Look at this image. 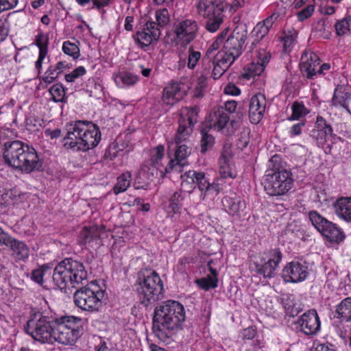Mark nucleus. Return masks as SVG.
Listing matches in <instances>:
<instances>
[{"label":"nucleus","instance_id":"obj_1","mask_svg":"<svg viewBox=\"0 0 351 351\" xmlns=\"http://www.w3.org/2000/svg\"><path fill=\"white\" fill-rule=\"evenodd\" d=\"M5 162L13 168L29 173L40 171L43 168V161L32 147L21 141L4 139L0 141Z\"/></svg>","mask_w":351,"mask_h":351},{"label":"nucleus","instance_id":"obj_2","mask_svg":"<svg viewBox=\"0 0 351 351\" xmlns=\"http://www.w3.org/2000/svg\"><path fill=\"white\" fill-rule=\"evenodd\" d=\"M186 319L184 306L178 301L167 300L154 310L152 330L162 342H167L173 330Z\"/></svg>","mask_w":351,"mask_h":351},{"label":"nucleus","instance_id":"obj_3","mask_svg":"<svg viewBox=\"0 0 351 351\" xmlns=\"http://www.w3.org/2000/svg\"><path fill=\"white\" fill-rule=\"evenodd\" d=\"M52 278L54 285L66 293L67 289L76 288L87 279V271L80 261L66 258L54 267Z\"/></svg>","mask_w":351,"mask_h":351},{"label":"nucleus","instance_id":"obj_4","mask_svg":"<svg viewBox=\"0 0 351 351\" xmlns=\"http://www.w3.org/2000/svg\"><path fill=\"white\" fill-rule=\"evenodd\" d=\"M136 293L145 306L160 300L164 285L160 275L154 270L145 269L138 273L134 284Z\"/></svg>","mask_w":351,"mask_h":351},{"label":"nucleus","instance_id":"obj_5","mask_svg":"<svg viewBox=\"0 0 351 351\" xmlns=\"http://www.w3.org/2000/svg\"><path fill=\"white\" fill-rule=\"evenodd\" d=\"M269 169L265 174V189L271 196L282 195L293 186L292 173L284 169L278 155L273 156L269 161Z\"/></svg>","mask_w":351,"mask_h":351},{"label":"nucleus","instance_id":"obj_6","mask_svg":"<svg viewBox=\"0 0 351 351\" xmlns=\"http://www.w3.org/2000/svg\"><path fill=\"white\" fill-rule=\"evenodd\" d=\"M53 343L73 345L83 333V322L75 316L55 317Z\"/></svg>","mask_w":351,"mask_h":351},{"label":"nucleus","instance_id":"obj_7","mask_svg":"<svg viewBox=\"0 0 351 351\" xmlns=\"http://www.w3.org/2000/svg\"><path fill=\"white\" fill-rule=\"evenodd\" d=\"M54 322V316L37 312L31 315L24 329L35 341L52 344Z\"/></svg>","mask_w":351,"mask_h":351},{"label":"nucleus","instance_id":"obj_8","mask_svg":"<svg viewBox=\"0 0 351 351\" xmlns=\"http://www.w3.org/2000/svg\"><path fill=\"white\" fill-rule=\"evenodd\" d=\"M105 293L99 285L91 282L75 291L73 295L75 304L85 311H98L102 306Z\"/></svg>","mask_w":351,"mask_h":351},{"label":"nucleus","instance_id":"obj_9","mask_svg":"<svg viewBox=\"0 0 351 351\" xmlns=\"http://www.w3.org/2000/svg\"><path fill=\"white\" fill-rule=\"evenodd\" d=\"M228 3L221 1L202 0L197 5L200 15L206 19V28L210 32L219 29L224 20Z\"/></svg>","mask_w":351,"mask_h":351},{"label":"nucleus","instance_id":"obj_10","mask_svg":"<svg viewBox=\"0 0 351 351\" xmlns=\"http://www.w3.org/2000/svg\"><path fill=\"white\" fill-rule=\"evenodd\" d=\"M308 218L313 227L320 233L325 241L333 245H339L346 239V235L343 229L337 223L324 217L317 211H310Z\"/></svg>","mask_w":351,"mask_h":351},{"label":"nucleus","instance_id":"obj_11","mask_svg":"<svg viewBox=\"0 0 351 351\" xmlns=\"http://www.w3.org/2000/svg\"><path fill=\"white\" fill-rule=\"evenodd\" d=\"M155 17L156 23L147 21L142 31L136 34L134 39L142 47H148L154 40H158L161 35L160 27L169 23V12L165 8L157 10Z\"/></svg>","mask_w":351,"mask_h":351},{"label":"nucleus","instance_id":"obj_12","mask_svg":"<svg viewBox=\"0 0 351 351\" xmlns=\"http://www.w3.org/2000/svg\"><path fill=\"white\" fill-rule=\"evenodd\" d=\"M282 259V253L279 248L270 249L253 261L254 271L264 278H272L276 276Z\"/></svg>","mask_w":351,"mask_h":351},{"label":"nucleus","instance_id":"obj_13","mask_svg":"<svg viewBox=\"0 0 351 351\" xmlns=\"http://www.w3.org/2000/svg\"><path fill=\"white\" fill-rule=\"evenodd\" d=\"M247 34L246 28L235 27L232 32L224 40L223 49L219 53H223L224 57L234 62L242 53Z\"/></svg>","mask_w":351,"mask_h":351},{"label":"nucleus","instance_id":"obj_14","mask_svg":"<svg viewBox=\"0 0 351 351\" xmlns=\"http://www.w3.org/2000/svg\"><path fill=\"white\" fill-rule=\"evenodd\" d=\"M297 333L311 337L321 330V320L317 311L311 308L302 313L294 322Z\"/></svg>","mask_w":351,"mask_h":351},{"label":"nucleus","instance_id":"obj_15","mask_svg":"<svg viewBox=\"0 0 351 351\" xmlns=\"http://www.w3.org/2000/svg\"><path fill=\"white\" fill-rule=\"evenodd\" d=\"M199 108L197 106L184 107L180 112L179 126L175 136L176 145L185 141L192 132V127L197 122Z\"/></svg>","mask_w":351,"mask_h":351},{"label":"nucleus","instance_id":"obj_16","mask_svg":"<svg viewBox=\"0 0 351 351\" xmlns=\"http://www.w3.org/2000/svg\"><path fill=\"white\" fill-rule=\"evenodd\" d=\"M88 121H77L66 125V135L63 138V145L66 149L80 151V145L85 139Z\"/></svg>","mask_w":351,"mask_h":351},{"label":"nucleus","instance_id":"obj_17","mask_svg":"<svg viewBox=\"0 0 351 351\" xmlns=\"http://www.w3.org/2000/svg\"><path fill=\"white\" fill-rule=\"evenodd\" d=\"M184 176L191 181L193 184L197 185L198 189L204 192V195H217L222 189L220 183L221 179H217L215 182L210 184L205 178L204 173H197L194 171H189L185 173Z\"/></svg>","mask_w":351,"mask_h":351},{"label":"nucleus","instance_id":"obj_18","mask_svg":"<svg viewBox=\"0 0 351 351\" xmlns=\"http://www.w3.org/2000/svg\"><path fill=\"white\" fill-rule=\"evenodd\" d=\"M308 274L307 267L298 261L287 263L282 271V276L285 281L292 283L304 281Z\"/></svg>","mask_w":351,"mask_h":351},{"label":"nucleus","instance_id":"obj_19","mask_svg":"<svg viewBox=\"0 0 351 351\" xmlns=\"http://www.w3.org/2000/svg\"><path fill=\"white\" fill-rule=\"evenodd\" d=\"M198 30L197 22L192 19H185L175 25L174 32L180 41L189 43L195 38Z\"/></svg>","mask_w":351,"mask_h":351},{"label":"nucleus","instance_id":"obj_20","mask_svg":"<svg viewBox=\"0 0 351 351\" xmlns=\"http://www.w3.org/2000/svg\"><path fill=\"white\" fill-rule=\"evenodd\" d=\"M101 230L98 226H84L80 230L77 241L82 247L99 245Z\"/></svg>","mask_w":351,"mask_h":351},{"label":"nucleus","instance_id":"obj_21","mask_svg":"<svg viewBox=\"0 0 351 351\" xmlns=\"http://www.w3.org/2000/svg\"><path fill=\"white\" fill-rule=\"evenodd\" d=\"M158 175V170L154 165H143L138 171L134 180V189H147L150 182L154 181V180L157 178Z\"/></svg>","mask_w":351,"mask_h":351},{"label":"nucleus","instance_id":"obj_22","mask_svg":"<svg viewBox=\"0 0 351 351\" xmlns=\"http://www.w3.org/2000/svg\"><path fill=\"white\" fill-rule=\"evenodd\" d=\"M320 60L313 52H304L301 57L300 69L308 79H313L316 75Z\"/></svg>","mask_w":351,"mask_h":351},{"label":"nucleus","instance_id":"obj_23","mask_svg":"<svg viewBox=\"0 0 351 351\" xmlns=\"http://www.w3.org/2000/svg\"><path fill=\"white\" fill-rule=\"evenodd\" d=\"M266 108V100L263 95H254L249 105V117L252 123L256 124L262 119Z\"/></svg>","mask_w":351,"mask_h":351},{"label":"nucleus","instance_id":"obj_24","mask_svg":"<svg viewBox=\"0 0 351 351\" xmlns=\"http://www.w3.org/2000/svg\"><path fill=\"white\" fill-rule=\"evenodd\" d=\"M100 140L101 132L99 128L95 124L88 121L85 139H82L80 143H78L80 151L86 152L95 147Z\"/></svg>","mask_w":351,"mask_h":351},{"label":"nucleus","instance_id":"obj_25","mask_svg":"<svg viewBox=\"0 0 351 351\" xmlns=\"http://www.w3.org/2000/svg\"><path fill=\"white\" fill-rule=\"evenodd\" d=\"M230 121V117L222 106L214 108L206 118V128L221 130Z\"/></svg>","mask_w":351,"mask_h":351},{"label":"nucleus","instance_id":"obj_26","mask_svg":"<svg viewBox=\"0 0 351 351\" xmlns=\"http://www.w3.org/2000/svg\"><path fill=\"white\" fill-rule=\"evenodd\" d=\"M258 59L256 62H252L244 69L243 77L245 79H250L254 76L260 75L265 69V64L268 63L270 55L263 51L258 53Z\"/></svg>","mask_w":351,"mask_h":351},{"label":"nucleus","instance_id":"obj_27","mask_svg":"<svg viewBox=\"0 0 351 351\" xmlns=\"http://www.w3.org/2000/svg\"><path fill=\"white\" fill-rule=\"evenodd\" d=\"M191 149L186 145H180L178 146L176 151V158L171 160L166 167V171H176L180 172L182 168L185 165V159L190 154Z\"/></svg>","mask_w":351,"mask_h":351},{"label":"nucleus","instance_id":"obj_28","mask_svg":"<svg viewBox=\"0 0 351 351\" xmlns=\"http://www.w3.org/2000/svg\"><path fill=\"white\" fill-rule=\"evenodd\" d=\"M232 153L229 148H224L219 159L220 183L223 178H234L237 176L236 171L231 167Z\"/></svg>","mask_w":351,"mask_h":351},{"label":"nucleus","instance_id":"obj_29","mask_svg":"<svg viewBox=\"0 0 351 351\" xmlns=\"http://www.w3.org/2000/svg\"><path fill=\"white\" fill-rule=\"evenodd\" d=\"M351 101V93L347 91L346 87L342 85H338L335 89L331 104L335 107H341L344 108L348 113H351L348 107Z\"/></svg>","mask_w":351,"mask_h":351},{"label":"nucleus","instance_id":"obj_30","mask_svg":"<svg viewBox=\"0 0 351 351\" xmlns=\"http://www.w3.org/2000/svg\"><path fill=\"white\" fill-rule=\"evenodd\" d=\"M184 92L181 90L178 83H173L167 86L162 94V100L167 106H173L183 98Z\"/></svg>","mask_w":351,"mask_h":351},{"label":"nucleus","instance_id":"obj_31","mask_svg":"<svg viewBox=\"0 0 351 351\" xmlns=\"http://www.w3.org/2000/svg\"><path fill=\"white\" fill-rule=\"evenodd\" d=\"M224 56L223 53H219L216 59L212 60L210 76L215 80L219 79L233 63Z\"/></svg>","mask_w":351,"mask_h":351},{"label":"nucleus","instance_id":"obj_32","mask_svg":"<svg viewBox=\"0 0 351 351\" xmlns=\"http://www.w3.org/2000/svg\"><path fill=\"white\" fill-rule=\"evenodd\" d=\"M332 206L338 218L351 223V199H336Z\"/></svg>","mask_w":351,"mask_h":351},{"label":"nucleus","instance_id":"obj_33","mask_svg":"<svg viewBox=\"0 0 351 351\" xmlns=\"http://www.w3.org/2000/svg\"><path fill=\"white\" fill-rule=\"evenodd\" d=\"M12 250V255L17 261H25L29 257V249L23 241H19L11 237L10 241L5 244Z\"/></svg>","mask_w":351,"mask_h":351},{"label":"nucleus","instance_id":"obj_34","mask_svg":"<svg viewBox=\"0 0 351 351\" xmlns=\"http://www.w3.org/2000/svg\"><path fill=\"white\" fill-rule=\"evenodd\" d=\"M228 30V28L225 29L217 36L216 40L207 49L206 53L202 59V62L204 64H211L212 60L217 58V56L219 54L220 51H217V53L215 52L219 47V45L223 43V41L227 36Z\"/></svg>","mask_w":351,"mask_h":351},{"label":"nucleus","instance_id":"obj_35","mask_svg":"<svg viewBox=\"0 0 351 351\" xmlns=\"http://www.w3.org/2000/svg\"><path fill=\"white\" fill-rule=\"evenodd\" d=\"M285 314L291 317H294L302 311L300 304H298L293 295H286L281 299Z\"/></svg>","mask_w":351,"mask_h":351},{"label":"nucleus","instance_id":"obj_36","mask_svg":"<svg viewBox=\"0 0 351 351\" xmlns=\"http://www.w3.org/2000/svg\"><path fill=\"white\" fill-rule=\"evenodd\" d=\"M335 315L341 322H348L351 320V297H347L335 307Z\"/></svg>","mask_w":351,"mask_h":351},{"label":"nucleus","instance_id":"obj_37","mask_svg":"<svg viewBox=\"0 0 351 351\" xmlns=\"http://www.w3.org/2000/svg\"><path fill=\"white\" fill-rule=\"evenodd\" d=\"M53 264L50 263L39 265L38 268L32 270L31 279L41 285L43 284L45 278L50 277L53 273Z\"/></svg>","mask_w":351,"mask_h":351},{"label":"nucleus","instance_id":"obj_38","mask_svg":"<svg viewBox=\"0 0 351 351\" xmlns=\"http://www.w3.org/2000/svg\"><path fill=\"white\" fill-rule=\"evenodd\" d=\"M221 203L225 210L232 216L239 215L246 207L244 199H222Z\"/></svg>","mask_w":351,"mask_h":351},{"label":"nucleus","instance_id":"obj_39","mask_svg":"<svg viewBox=\"0 0 351 351\" xmlns=\"http://www.w3.org/2000/svg\"><path fill=\"white\" fill-rule=\"evenodd\" d=\"M211 64H204L202 62V70L199 72V75L197 77V86L195 88V96L202 97L203 95L202 91L206 86V82L209 77H210Z\"/></svg>","mask_w":351,"mask_h":351},{"label":"nucleus","instance_id":"obj_40","mask_svg":"<svg viewBox=\"0 0 351 351\" xmlns=\"http://www.w3.org/2000/svg\"><path fill=\"white\" fill-rule=\"evenodd\" d=\"M115 83L118 86H131L138 81V77L129 72H121L114 77Z\"/></svg>","mask_w":351,"mask_h":351},{"label":"nucleus","instance_id":"obj_41","mask_svg":"<svg viewBox=\"0 0 351 351\" xmlns=\"http://www.w3.org/2000/svg\"><path fill=\"white\" fill-rule=\"evenodd\" d=\"M206 126L201 130L202 139L200 141L201 152L204 154L214 145V137L208 133Z\"/></svg>","mask_w":351,"mask_h":351},{"label":"nucleus","instance_id":"obj_42","mask_svg":"<svg viewBox=\"0 0 351 351\" xmlns=\"http://www.w3.org/2000/svg\"><path fill=\"white\" fill-rule=\"evenodd\" d=\"M131 174L130 172L123 173L117 178V182L114 186V192L116 195L126 191L130 185Z\"/></svg>","mask_w":351,"mask_h":351},{"label":"nucleus","instance_id":"obj_43","mask_svg":"<svg viewBox=\"0 0 351 351\" xmlns=\"http://www.w3.org/2000/svg\"><path fill=\"white\" fill-rule=\"evenodd\" d=\"M51 98L55 102H64L66 100L65 90L61 84H55L49 88Z\"/></svg>","mask_w":351,"mask_h":351},{"label":"nucleus","instance_id":"obj_44","mask_svg":"<svg viewBox=\"0 0 351 351\" xmlns=\"http://www.w3.org/2000/svg\"><path fill=\"white\" fill-rule=\"evenodd\" d=\"M298 32L295 29L288 30L283 38V49L285 52H289L296 42Z\"/></svg>","mask_w":351,"mask_h":351},{"label":"nucleus","instance_id":"obj_45","mask_svg":"<svg viewBox=\"0 0 351 351\" xmlns=\"http://www.w3.org/2000/svg\"><path fill=\"white\" fill-rule=\"evenodd\" d=\"M335 29L338 36H343L351 31V16L338 21L335 25Z\"/></svg>","mask_w":351,"mask_h":351},{"label":"nucleus","instance_id":"obj_46","mask_svg":"<svg viewBox=\"0 0 351 351\" xmlns=\"http://www.w3.org/2000/svg\"><path fill=\"white\" fill-rule=\"evenodd\" d=\"M218 282L217 277H210L209 275L197 280L199 287L205 291L217 287Z\"/></svg>","mask_w":351,"mask_h":351},{"label":"nucleus","instance_id":"obj_47","mask_svg":"<svg viewBox=\"0 0 351 351\" xmlns=\"http://www.w3.org/2000/svg\"><path fill=\"white\" fill-rule=\"evenodd\" d=\"M292 114L289 120H298L308 113L304 104L299 102H294L291 106Z\"/></svg>","mask_w":351,"mask_h":351},{"label":"nucleus","instance_id":"obj_48","mask_svg":"<svg viewBox=\"0 0 351 351\" xmlns=\"http://www.w3.org/2000/svg\"><path fill=\"white\" fill-rule=\"evenodd\" d=\"M62 50L64 53L73 57L74 60L78 58L80 56V49L78 46L70 41L64 42Z\"/></svg>","mask_w":351,"mask_h":351},{"label":"nucleus","instance_id":"obj_49","mask_svg":"<svg viewBox=\"0 0 351 351\" xmlns=\"http://www.w3.org/2000/svg\"><path fill=\"white\" fill-rule=\"evenodd\" d=\"M59 74L54 66H50L42 77V81L46 84H49L56 80Z\"/></svg>","mask_w":351,"mask_h":351},{"label":"nucleus","instance_id":"obj_50","mask_svg":"<svg viewBox=\"0 0 351 351\" xmlns=\"http://www.w3.org/2000/svg\"><path fill=\"white\" fill-rule=\"evenodd\" d=\"M200 57V52L194 51L193 47H190L187 58L188 67L191 69H194L197 62L199 60Z\"/></svg>","mask_w":351,"mask_h":351},{"label":"nucleus","instance_id":"obj_51","mask_svg":"<svg viewBox=\"0 0 351 351\" xmlns=\"http://www.w3.org/2000/svg\"><path fill=\"white\" fill-rule=\"evenodd\" d=\"M332 132L324 133V131L313 130L311 136L317 141L319 145H323L328 138H331Z\"/></svg>","mask_w":351,"mask_h":351},{"label":"nucleus","instance_id":"obj_52","mask_svg":"<svg viewBox=\"0 0 351 351\" xmlns=\"http://www.w3.org/2000/svg\"><path fill=\"white\" fill-rule=\"evenodd\" d=\"M49 43V37L47 35L45 34L43 32H40L38 35L36 36L35 43L36 46L39 48V51L42 50L48 51L47 46Z\"/></svg>","mask_w":351,"mask_h":351},{"label":"nucleus","instance_id":"obj_53","mask_svg":"<svg viewBox=\"0 0 351 351\" xmlns=\"http://www.w3.org/2000/svg\"><path fill=\"white\" fill-rule=\"evenodd\" d=\"M179 199H169L167 206H165V210L170 217L178 213L180 209V206L178 202Z\"/></svg>","mask_w":351,"mask_h":351},{"label":"nucleus","instance_id":"obj_54","mask_svg":"<svg viewBox=\"0 0 351 351\" xmlns=\"http://www.w3.org/2000/svg\"><path fill=\"white\" fill-rule=\"evenodd\" d=\"M315 6L313 4L308 5L297 13L299 21H304L308 19L314 12Z\"/></svg>","mask_w":351,"mask_h":351},{"label":"nucleus","instance_id":"obj_55","mask_svg":"<svg viewBox=\"0 0 351 351\" xmlns=\"http://www.w3.org/2000/svg\"><path fill=\"white\" fill-rule=\"evenodd\" d=\"M315 130L324 131V133L332 132V128L330 124L321 116L317 117L315 123Z\"/></svg>","mask_w":351,"mask_h":351},{"label":"nucleus","instance_id":"obj_56","mask_svg":"<svg viewBox=\"0 0 351 351\" xmlns=\"http://www.w3.org/2000/svg\"><path fill=\"white\" fill-rule=\"evenodd\" d=\"M86 73V69L80 66L74 69L71 73L65 75V80L68 82H73L77 77L84 75Z\"/></svg>","mask_w":351,"mask_h":351},{"label":"nucleus","instance_id":"obj_57","mask_svg":"<svg viewBox=\"0 0 351 351\" xmlns=\"http://www.w3.org/2000/svg\"><path fill=\"white\" fill-rule=\"evenodd\" d=\"M270 28L266 25H263V23H258L254 29L256 36L258 39H262L269 32Z\"/></svg>","mask_w":351,"mask_h":351},{"label":"nucleus","instance_id":"obj_58","mask_svg":"<svg viewBox=\"0 0 351 351\" xmlns=\"http://www.w3.org/2000/svg\"><path fill=\"white\" fill-rule=\"evenodd\" d=\"M256 335V328L254 326H249L244 328L241 332L242 339L243 340L253 339Z\"/></svg>","mask_w":351,"mask_h":351},{"label":"nucleus","instance_id":"obj_59","mask_svg":"<svg viewBox=\"0 0 351 351\" xmlns=\"http://www.w3.org/2000/svg\"><path fill=\"white\" fill-rule=\"evenodd\" d=\"M18 3L19 0H0L1 12L15 8Z\"/></svg>","mask_w":351,"mask_h":351},{"label":"nucleus","instance_id":"obj_60","mask_svg":"<svg viewBox=\"0 0 351 351\" xmlns=\"http://www.w3.org/2000/svg\"><path fill=\"white\" fill-rule=\"evenodd\" d=\"M9 33L8 23L0 19V43L5 40Z\"/></svg>","mask_w":351,"mask_h":351},{"label":"nucleus","instance_id":"obj_61","mask_svg":"<svg viewBox=\"0 0 351 351\" xmlns=\"http://www.w3.org/2000/svg\"><path fill=\"white\" fill-rule=\"evenodd\" d=\"M192 262V258L188 256H183L178 260L177 265L178 271L184 272L186 271V266Z\"/></svg>","mask_w":351,"mask_h":351},{"label":"nucleus","instance_id":"obj_62","mask_svg":"<svg viewBox=\"0 0 351 351\" xmlns=\"http://www.w3.org/2000/svg\"><path fill=\"white\" fill-rule=\"evenodd\" d=\"M313 351H336V350L334 345L326 342L317 343Z\"/></svg>","mask_w":351,"mask_h":351},{"label":"nucleus","instance_id":"obj_63","mask_svg":"<svg viewBox=\"0 0 351 351\" xmlns=\"http://www.w3.org/2000/svg\"><path fill=\"white\" fill-rule=\"evenodd\" d=\"M280 17V14L278 12H275L269 16L267 19L263 20V25H266L271 28L273 24Z\"/></svg>","mask_w":351,"mask_h":351},{"label":"nucleus","instance_id":"obj_64","mask_svg":"<svg viewBox=\"0 0 351 351\" xmlns=\"http://www.w3.org/2000/svg\"><path fill=\"white\" fill-rule=\"evenodd\" d=\"M164 151L165 149L163 146H157L154 150V154L152 156V160L154 162H157L158 160L162 159L164 156Z\"/></svg>","mask_w":351,"mask_h":351}]
</instances>
